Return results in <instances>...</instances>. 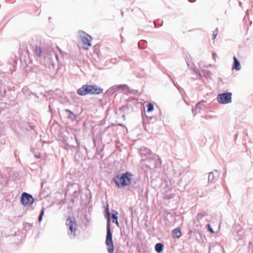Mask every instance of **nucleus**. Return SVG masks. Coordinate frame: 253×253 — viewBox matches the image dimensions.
Listing matches in <instances>:
<instances>
[{
  "instance_id": "obj_1",
  "label": "nucleus",
  "mask_w": 253,
  "mask_h": 253,
  "mask_svg": "<svg viewBox=\"0 0 253 253\" xmlns=\"http://www.w3.org/2000/svg\"><path fill=\"white\" fill-rule=\"evenodd\" d=\"M132 175L129 172L118 175L114 178V181L118 187L128 185L132 180Z\"/></svg>"
},
{
  "instance_id": "obj_2",
  "label": "nucleus",
  "mask_w": 253,
  "mask_h": 253,
  "mask_svg": "<svg viewBox=\"0 0 253 253\" xmlns=\"http://www.w3.org/2000/svg\"><path fill=\"white\" fill-rule=\"evenodd\" d=\"M103 89L95 85L85 84L79 88L77 93L80 95H85L88 94H99L102 93Z\"/></svg>"
},
{
  "instance_id": "obj_3",
  "label": "nucleus",
  "mask_w": 253,
  "mask_h": 253,
  "mask_svg": "<svg viewBox=\"0 0 253 253\" xmlns=\"http://www.w3.org/2000/svg\"><path fill=\"white\" fill-rule=\"evenodd\" d=\"M107 210L108 219L107 222V235L106 239V244L108 246L107 249L108 252L109 253H112L114 251V246L112 241V234L110 229V219L109 217L110 213L108 211V208H107Z\"/></svg>"
},
{
  "instance_id": "obj_4",
  "label": "nucleus",
  "mask_w": 253,
  "mask_h": 253,
  "mask_svg": "<svg viewBox=\"0 0 253 253\" xmlns=\"http://www.w3.org/2000/svg\"><path fill=\"white\" fill-rule=\"evenodd\" d=\"M66 225L68 229V234L70 238L73 239L76 236L77 224L73 217H68L66 220Z\"/></svg>"
},
{
  "instance_id": "obj_5",
  "label": "nucleus",
  "mask_w": 253,
  "mask_h": 253,
  "mask_svg": "<svg viewBox=\"0 0 253 253\" xmlns=\"http://www.w3.org/2000/svg\"><path fill=\"white\" fill-rule=\"evenodd\" d=\"M78 36L82 42V47L85 49H89L91 45V37L83 31L79 32Z\"/></svg>"
},
{
  "instance_id": "obj_6",
  "label": "nucleus",
  "mask_w": 253,
  "mask_h": 253,
  "mask_svg": "<svg viewBox=\"0 0 253 253\" xmlns=\"http://www.w3.org/2000/svg\"><path fill=\"white\" fill-rule=\"evenodd\" d=\"M217 101L223 104H226L232 102V93L231 92H225L219 94L217 96Z\"/></svg>"
},
{
  "instance_id": "obj_7",
  "label": "nucleus",
  "mask_w": 253,
  "mask_h": 253,
  "mask_svg": "<svg viewBox=\"0 0 253 253\" xmlns=\"http://www.w3.org/2000/svg\"><path fill=\"white\" fill-rule=\"evenodd\" d=\"M21 202L24 206L30 205L34 203V198L32 195L24 192L21 195Z\"/></svg>"
},
{
  "instance_id": "obj_8",
  "label": "nucleus",
  "mask_w": 253,
  "mask_h": 253,
  "mask_svg": "<svg viewBox=\"0 0 253 253\" xmlns=\"http://www.w3.org/2000/svg\"><path fill=\"white\" fill-rule=\"evenodd\" d=\"M48 49L45 48V47H42L40 46H36L35 52L36 54L40 57H42L44 59H50V54L49 53H45L44 52L47 50Z\"/></svg>"
},
{
  "instance_id": "obj_9",
  "label": "nucleus",
  "mask_w": 253,
  "mask_h": 253,
  "mask_svg": "<svg viewBox=\"0 0 253 253\" xmlns=\"http://www.w3.org/2000/svg\"><path fill=\"white\" fill-rule=\"evenodd\" d=\"M233 59L234 64L233 66V69H236V70H240L241 69V66L239 61L237 60L235 56L233 57Z\"/></svg>"
},
{
  "instance_id": "obj_10",
  "label": "nucleus",
  "mask_w": 253,
  "mask_h": 253,
  "mask_svg": "<svg viewBox=\"0 0 253 253\" xmlns=\"http://www.w3.org/2000/svg\"><path fill=\"white\" fill-rule=\"evenodd\" d=\"M172 235L174 237L179 238L181 236L180 229L176 228L173 230Z\"/></svg>"
},
{
  "instance_id": "obj_11",
  "label": "nucleus",
  "mask_w": 253,
  "mask_h": 253,
  "mask_svg": "<svg viewBox=\"0 0 253 253\" xmlns=\"http://www.w3.org/2000/svg\"><path fill=\"white\" fill-rule=\"evenodd\" d=\"M118 214V212H116L115 213H113L112 215V217L113 222L115 223L118 227H119V223L118 221V216H117Z\"/></svg>"
},
{
  "instance_id": "obj_12",
  "label": "nucleus",
  "mask_w": 253,
  "mask_h": 253,
  "mask_svg": "<svg viewBox=\"0 0 253 253\" xmlns=\"http://www.w3.org/2000/svg\"><path fill=\"white\" fill-rule=\"evenodd\" d=\"M140 153L142 155H148L150 153V151L146 148H143L140 149Z\"/></svg>"
},
{
  "instance_id": "obj_13",
  "label": "nucleus",
  "mask_w": 253,
  "mask_h": 253,
  "mask_svg": "<svg viewBox=\"0 0 253 253\" xmlns=\"http://www.w3.org/2000/svg\"><path fill=\"white\" fill-rule=\"evenodd\" d=\"M126 88V89H128V87L126 85H120L119 86H114L113 87H112V88H110V89H112V90H115V89H116L117 88Z\"/></svg>"
},
{
  "instance_id": "obj_14",
  "label": "nucleus",
  "mask_w": 253,
  "mask_h": 253,
  "mask_svg": "<svg viewBox=\"0 0 253 253\" xmlns=\"http://www.w3.org/2000/svg\"><path fill=\"white\" fill-rule=\"evenodd\" d=\"M200 104H201V103H198L196 105V107L192 109V112H193V113L194 114V115H195L197 113H200V111H199L198 110V108L199 107V105Z\"/></svg>"
},
{
  "instance_id": "obj_15",
  "label": "nucleus",
  "mask_w": 253,
  "mask_h": 253,
  "mask_svg": "<svg viewBox=\"0 0 253 253\" xmlns=\"http://www.w3.org/2000/svg\"><path fill=\"white\" fill-rule=\"evenodd\" d=\"M154 110V106L152 103H149L147 105V112H150Z\"/></svg>"
},
{
  "instance_id": "obj_16",
  "label": "nucleus",
  "mask_w": 253,
  "mask_h": 253,
  "mask_svg": "<svg viewBox=\"0 0 253 253\" xmlns=\"http://www.w3.org/2000/svg\"><path fill=\"white\" fill-rule=\"evenodd\" d=\"M214 174L212 172H211L209 173V177H208V181L211 182L212 181V180L214 179Z\"/></svg>"
},
{
  "instance_id": "obj_17",
  "label": "nucleus",
  "mask_w": 253,
  "mask_h": 253,
  "mask_svg": "<svg viewBox=\"0 0 253 253\" xmlns=\"http://www.w3.org/2000/svg\"><path fill=\"white\" fill-rule=\"evenodd\" d=\"M44 209L43 208L42 209V210L41 211V212L40 213V214L39 216V222H41L42 220V216L44 214Z\"/></svg>"
},
{
  "instance_id": "obj_18",
  "label": "nucleus",
  "mask_w": 253,
  "mask_h": 253,
  "mask_svg": "<svg viewBox=\"0 0 253 253\" xmlns=\"http://www.w3.org/2000/svg\"><path fill=\"white\" fill-rule=\"evenodd\" d=\"M45 48H46L48 50H46L44 53H48L50 54V59L51 58V53H52V49L51 48H47V47H45Z\"/></svg>"
},
{
  "instance_id": "obj_19",
  "label": "nucleus",
  "mask_w": 253,
  "mask_h": 253,
  "mask_svg": "<svg viewBox=\"0 0 253 253\" xmlns=\"http://www.w3.org/2000/svg\"><path fill=\"white\" fill-rule=\"evenodd\" d=\"M217 33H218V30H217V28H216L215 30V31H214L213 32V34H212V39L213 40H214L216 38V36L217 35Z\"/></svg>"
},
{
  "instance_id": "obj_20",
  "label": "nucleus",
  "mask_w": 253,
  "mask_h": 253,
  "mask_svg": "<svg viewBox=\"0 0 253 253\" xmlns=\"http://www.w3.org/2000/svg\"><path fill=\"white\" fill-rule=\"evenodd\" d=\"M164 245L162 243H159V253H160L163 249Z\"/></svg>"
},
{
  "instance_id": "obj_21",
  "label": "nucleus",
  "mask_w": 253,
  "mask_h": 253,
  "mask_svg": "<svg viewBox=\"0 0 253 253\" xmlns=\"http://www.w3.org/2000/svg\"><path fill=\"white\" fill-rule=\"evenodd\" d=\"M203 72L204 73V75H205V76L206 77H209V71H203Z\"/></svg>"
},
{
  "instance_id": "obj_22",
  "label": "nucleus",
  "mask_w": 253,
  "mask_h": 253,
  "mask_svg": "<svg viewBox=\"0 0 253 253\" xmlns=\"http://www.w3.org/2000/svg\"><path fill=\"white\" fill-rule=\"evenodd\" d=\"M158 249H159V247H158V243H157L156 245H155V249L156 250V251L158 253Z\"/></svg>"
},
{
  "instance_id": "obj_23",
  "label": "nucleus",
  "mask_w": 253,
  "mask_h": 253,
  "mask_svg": "<svg viewBox=\"0 0 253 253\" xmlns=\"http://www.w3.org/2000/svg\"><path fill=\"white\" fill-rule=\"evenodd\" d=\"M162 185H164V187H166L168 186V182L165 181V182L164 183H162Z\"/></svg>"
},
{
  "instance_id": "obj_24",
  "label": "nucleus",
  "mask_w": 253,
  "mask_h": 253,
  "mask_svg": "<svg viewBox=\"0 0 253 253\" xmlns=\"http://www.w3.org/2000/svg\"><path fill=\"white\" fill-rule=\"evenodd\" d=\"M208 227H209V230L211 232V233H213V229H212V228H211L210 226V225H208Z\"/></svg>"
},
{
  "instance_id": "obj_25",
  "label": "nucleus",
  "mask_w": 253,
  "mask_h": 253,
  "mask_svg": "<svg viewBox=\"0 0 253 253\" xmlns=\"http://www.w3.org/2000/svg\"><path fill=\"white\" fill-rule=\"evenodd\" d=\"M35 156L37 158H40L41 157L40 155H36Z\"/></svg>"
},
{
  "instance_id": "obj_26",
  "label": "nucleus",
  "mask_w": 253,
  "mask_h": 253,
  "mask_svg": "<svg viewBox=\"0 0 253 253\" xmlns=\"http://www.w3.org/2000/svg\"><path fill=\"white\" fill-rule=\"evenodd\" d=\"M202 109V108L200 107V104L199 105V107L198 108V110L200 112V110Z\"/></svg>"
},
{
  "instance_id": "obj_27",
  "label": "nucleus",
  "mask_w": 253,
  "mask_h": 253,
  "mask_svg": "<svg viewBox=\"0 0 253 253\" xmlns=\"http://www.w3.org/2000/svg\"><path fill=\"white\" fill-rule=\"evenodd\" d=\"M190 2H194L196 0H188Z\"/></svg>"
},
{
  "instance_id": "obj_28",
  "label": "nucleus",
  "mask_w": 253,
  "mask_h": 253,
  "mask_svg": "<svg viewBox=\"0 0 253 253\" xmlns=\"http://www.w3.org/2000/svg\"><path fill=\"white\" fill-rule=\"evenodd\" d=\"M215 56V53H212V56H213V58H214Z\"/></svg>"
},
{
  "instance_id": "obj_29",
  "label": "nucleus",
  "mask_w": 253,
  "mask_h": 253,
  "mask_svg": "<svg viewBox=\"0 0 253 253\" xmlns=\"http://www.w3.org/2000/svg\"><path fill=\"white\" fill-rule=\"evenodd\" d=\"M26 89V88H23V91H24Z\"/></svg>"
}]
</instances>
